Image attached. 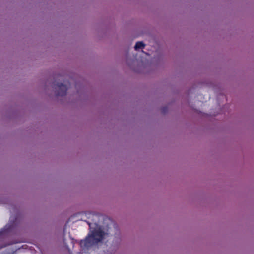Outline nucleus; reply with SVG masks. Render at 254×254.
<instances>
[{
  "mask_svg": "<svg viewBox=\"0 0 254 254\" xmlns=\"http://www.w3.org/2000/svg\"><path fill=\"white\" fill-rule=\"evenodd\" d=\"M168 111V108L167 107H164L162 108L161 109V112L162 113L165 114Z\"/></svg>",
  "mask_w": 254,
  "mask_h": 254,
  "instance_id": "20e7f679",
  "label": "nucleus"
},
{
  "mask_svg": "<svg viewBox=\"0 0 254 254\" xmlns=\"http://www.w3.org/2000/svg\"><path fill=\"white\" fill-rule=\"evenodd\" d=\"M145 46V44H144L142 42L138 41L136 43L134 49L135 50H138L140 49L144 48Z\"/></svg>",
  "mask_w": 254,
  "mask_h": 254,
  "instance_id": "7ed1b4c3",
  "label": "nucleus"
},
{
  "mask_svg": "<svg viewBox=\"0 0 254 254\" xmlns=\"http://www.w3.org/2000/svg\"><path fill=\"white\" fill-rule=\"evenodd\" d=\"M58 87V91L56 94L57 96H64L66 95L67 91V88L66 85L63 83L55 84Z\"/></svg>",
  "mask_w": 254,
  "mask_h": 254,
  "instance_id": "f03ea898",
  "label": "nucleus"
},
{
  "mask_svg": "<svg viewBox=\"0 0 254 254\" xmlns=\"http://www.w3.org/2000/svg\"><path fill=\"white\" fill-rule=\"evenodd\" d=\"M105 235V233L101 228H97L91 231L84 240L80 242V246L82 251L86 250L99 242H101Z\"/></svg>",
  "mask_w": 254,
  "mask_h": 254,
  "instance_id": "f257e3e1",
  "label": "nucleus"
}]
</instances>
